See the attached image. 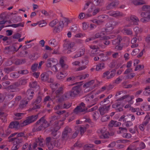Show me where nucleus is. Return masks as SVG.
<instances>
[{
  "label": "nucleus",
  "instance_id": "393cba45",
  "mask_svg": "<svg viewBox=\"0 0 150 150\" xmlns=\"http://www.w3.org/2000/svg\"><path fill=\"white\" fill-rule=\"evenodd\" d=\"M142 17L144 18H147L150 19V12H142L141 14Z\"/></svg>",
  "mask_w": 150,
  "mask_h": 150
},
{
  "label": "nucleus",
  "instance_id": "6e6552de",
  "mask_svg": "<svg viewBox=\"0 0 150 150\" xmlns=\"http://www.w3.org/2000/svg\"><path fill=\"white\" fill-rule=\"evenodd\" d=\"M64 41L63 45V47L65 49H69L71 48L75 45L74 42H71L67 39L65 40Z\"/></svg>",
  "mask_w": 150,
  "mask_h": 150
},
{
  "label": "nucleus",
  "instance_id": "49530a36",
  "mask_svg": "<svg viewBox=\"0 0 150 150\" xmlns=\"http://www.w3.org/2000/svg\"><path fill=\"white\" fill-rule=\"evenodd\" d=\"M68 93V91L64 95H63L62 97V99H63V100H66L68 98L71 97L70 96H69L67 94Z\"/></svg>",
  "mask_w": 150,
  "mask_h": 150
},
{
  "label": "nucleus",
  "instance_id": "338daca9",
  "mask_svg": "<svg viewBox=\"0 0 150 150\" xmlns=\"http://www.w3.org/2000/svg\"><path fill=\"white\" fill-rule=\"evenodd\" d=\"M79 131H76L72 135L71 138H75L78 134Z\"/></svg>",
  "mask_w": 150,
  "mask_h": 150
},
{
  "label": "nucleus",
  "instance_id": "473e14b6",
  "mask_svg": "<svg viewBox=\"0 0 150 150\" xmlns=\"http://www.w3.org/2000/svg\"><path fill=\"white\" fill-rule=\"evenodd\" d=\"M59 85L57 83H51L50 84V86L52 88L53 91H55L57 88V85Z\"/></svg>",
  "mask_w": 150,
  "mask_h": 150
},
{
  "label": "nucleus",
  "instance_id": "ea45409f",
  "mask_svg": "<svg viewBox=\"0 0 150 150\" xmlns=\"http://www.w3.org/2000/svg\"><path fill=\"white\" fill-rule=\"evenodd\" d=\"M4 88L7 90H13L16 89L13 84L5 87Z\"/></svg>",
  "mask_w": 150,
  "mask_h": 150
},
{
  "label": "nucleus",
  "instance_id": "2f4dec72",
  "mask_svg": "<svg viewBox=\"0 0 150 150\" xmlns=\"http://www.w3.org/2000/svg\"><path fill=\"white\" fill-rule=\"evenodd\" d=\"M14 68L13 67H6L4 69V71L7 73H8L9 72L13 71Z\"/></svg>",
  "mask_w": 150,
  "mask_h": 150
},
{
  "label": "nucleus",
  "instance_id": "58836bf2",
  "mask_svg": "<svg viewBox=\"0 0 150 150\" xmlns=\"http://www.w3.org/2000/svg\"><path fill=\"white\" fill-rule=\"evenodd\" d=\"M65 75H64L63 73L62 72H60L59 73H58L57 75V78L59 79H63L65 77Z\"/></svg>",
  "mask_w": 150,
  "mask_h": 150
},
{
  "label": "nucleus",
  "instance_id": "69168bd1",
  "mask_svg": "<svg viewBox=\"0 0 150 150\" xmlns=\"http://www.w3.org/2000/svg\"><path fill=\"white\" fill-rule=\"evenodd\" d=\"M132 69L131 68H128L124 72V74H125L127 73L132 72Z\"/></svg>",
  "mask_w": 150,
  "mask_h": 150
},
{
  "label": "nucleus",
  "instance_id": "0eeeda50",
  "mask_svg": "<svg viewBox=\"0 0 150 150\" xmlns=\"http://www.w3.org/2000/svg\"><path fill=\"white\" fill-rule=\"evenodd\" d=\"M50 73L52 74V72L51 71H48L47 72L42 74L40 76L41 80L44 81H47L48 82H50V81L49 80L48 74Z\"/></svg>",
  "mask_w": 150,
  "mask_h": 150
},
{
  "label": "nucleus",
  "instance_id": "0e129e2a",
  "mask_svg": "<svg viewBox=\"0 0 150 150\" xmlns=\"http://www.w3.org/2000/svg\"><path fill=\"white\" fill-rule=\"evenodd\" d=\"M98 107L97 106H96L93 107L87 111V112H89L94 111V110H96L98 108Z\"/></svg>",
  "mask_w": 150,
  "mask_h": 150
},
{
  "label": "nucleus",
  "instance_id": "8fccbe9b",
  "mask_svg": "<svg viewBox=\"0 0 150 150\" xmlns=\"http://www.w3.org/2000/svg\"><path fill=\"white\" fill-rule=\"evenodd\" d=\"M43 127V126L41 124L38 128L36 127V126H35L34 129H35V131L38 132L41 130Z\"/></svg>",
  "mask_w": 150,
  "mask_h": 150
},
{
  "label": "nucleus",
  "instance_id": "a19ab883",
  "mask_svg": "<svg viewBox=\"0 0 150 150\" xmlns=\"http://www.w3.org/2000/svg\"><path fill=\"white\" fill-rule=\"evenodd\" d=\"M124 32L128 35H130L132 34V32L131 30L129 29H124Z\"/></svg>",
  "mask_w": 150,
  "mask_h": 150
},
{
  "label": "nucleus",
  "instance_id": "6e6d98bb",
  "mask_svg": "<svg viewBox=\"0 0 150 150\" xmlns=\"http://www.w3.org/2000/svg\"><path fill=\"white\" fill-rule=\"evenodd\" d=\"M140 21L144 23L148 22L150 21V19L147 18H143L140 19Z\"/></svg>",
  "mask_w": 150,
  "mask_h": 150
},
{
  "label": "nucleus",
  "instance_id": "e2e57ef3",
  "mask_svg": "<svg viewBox=\"0 0 150 150\" xmlns=\"http://www.w3.org/2000/svg\"><path fill=\"white\" fill-rule=\"evenodd\" d=\"M108 57L107 56H103L100 57V60L104 62L108 59Z\"/></svg>",
  "mask_w": 150,
  "mask_h": 150
},
{
  "label": "nucleus",
  "instance_id": "e433bc0d",
  "mask_svg": "<svg viewBox=\"0 0 150 150\" xmlns=\"http://www.w3.org/2000/svg\"><path fill=\"white\" fill-rule=\"evenodd\" d=\"M10 76L13 78H17L19 76V74L18 72H13L11 74Z\"/></svg>",
  "mask_w": 150,
  "mask_h": 150
},
{
  "label": "nucleus",
  "instance_id": "4d7b16f0",
  "mask_svg": "<svg viewBox=\"0 0 150 150\" xmlns=\"http://www.w3.org/2000/svg\"><path fill=\"white\" fill-rule=\"evenodd\" d=\"M34 93L32 89L30 88L28 89L26 92V95H28L29 94H33Z\"/></svg>",
  "mask_w": 150,
  "mask_h": 150
},
{
  "label": "nucleus",
  "instance_id": "de8ad7c7",
  "mask_svg": "<svg viewBox=\"0 0 150 150\" xmlns=\"http://www.w3.org/2000/svg\"><path fill=\"white\" fill-rule=\"evenodd\" d=\"M15 96V94L13 93H9L6 95V96L9 100H11Z\"/></svg>",
  "mask_w": 150,
  "mask_h": 150
},
{
  "label": "nucleus",
  "instance_id": "37998d69",
  "mask_svg": "<svg viewBox=\"0 0 150 150\" xmlns=\"http://www.w3.org/2000/svg\"><path fill=\"white\" fill-rule=\"evenodd\" d=\"M104 22L102 20H97L95 19L93 20V22L96 23L98 25H100L102 24Z\"/></svg>",
  "mask_w": 150,
  "mask_h": 150
},
{
  "label": "nucleus",
  "instance_id": "b1692460",
  "mask_svg": "<svg viewBox=\"0 0 150 150\" xmlns=\"http://www.w3.org/2000/svg\"><path fill=\"white\" fill-rule=\"evenodd\" d=\"M132 3L135 5H139L144 4H146L145 2L143 0L137 1H133Z\"/></svg>",
  "mask_w": 150,
  "mask_h": 150
},
{
  "label": "nucleus",
  "instance_id": "864d4df0",
  "mask_svg": "<svg viewBox=\"0 0 150 150\" xmlns=\"http://www.w3.org/2000/svg\"><path fill=\"white\" fill-rule=\"evenodd\" d=\"M86 128L85 127H80V132L81 134L82 135L86 131Z\"/></svg>",
  "mask_w": 150,
  "mask_h": 150
},
{
  "label": "nucleus",
  "instance_id": "423d86ee",
  "mask_svg": "<svg viewBox=\"0 0 150 150\" xmlns=\"http://www.w3.org/2000/svg\"><path fill=\"white\" fill-rule=\"evenodd\" d=\"M116 72V69H112L110 72L109 71H106L103 73V77H105L107 76V79H111L114 76Z\"/></svg>",
  "mask_w": 150,
  "mask_h": 150
},
{
  "label": "nucleus",
  "instance_id": "3c124183",
  "mask_svg": "<svg viewBox=\"0 0 150 150\" xmlns=\"http://www.w3.org/2000/svg\"><path fill=\"white\" fill-rule=\"evenodd\" d=\"M121 105L120 103L119 102L115 103V104H114L112 105V108H114L117 109V108H117L119 106H120Z\"/></svg>",
  "mask_w": 150,
  "mask_h": 150
},
{
  "label": "nucleus",
  "instance_id": "ddd939ff",
  "mask_svg": "<svg viewBox=\"0 0 150 150\" xmlns=\"http://www.w3.org/2000/svg\"><path fill=\"white\" fill-rule=\"evenodd\" d=\"M19 125L18 121H13L11 122L9 125V128H17Z\"/></svg>",
  "mask_w": 150,
  "mask_h": 150
},
{
  "label": "nucleus",
  "instance_id": "f03ea898",
  "mask_svg": "<svg viewBox=\"0 0 150 150\" xmlns=\"http://www.w3.org/2000/svg\"><path fill=\"white\" fill-rule=\"evenodd\" d=\"M71 21L69 20L68 18H63L62 20H61L59 23V26L58 27H55L54 29V32L55 33L60 32L64 26H67L68 24L71 23Z\"/></svg>",
  "mask_w": 150,
  "mask_h": 150
},
{
  "label": "nucleus",
  "instance_id": "bb28decb",
  "mask_svg": "<svg viewBox=\"0 0 150 150\" xmlns=\"http://www.w3.org/2000/svg\"><path fill=\"white\" fill-rule=\"evenodd\" d=\"M104 68V64L103 63H101L97 65L96 69V71H98L101 70Z\"/></svg>",
  "mask_w": 150,
  "mask_h": 150
},
{
  "label": "nucleus",
  "instance_id": "13d9d810",
  "mask_svg": "<svg viewBox=\"0 0 150 150\" xmlns=\"http://www.w3.org/2000/svg\"><path fill=\"white\" fill-rule=\"evenodd\" d=\"M139 51V49H135L133 50L132 51V55H135L136 54V53H137V52Z\"/></svg>",
  "mask_w": 150,
  "mask_h": 150
},
{
  "label": "nucleus",
  "instance_id": "20e7f679",
  "mask_svg": "<svg viewBox=\"0 0 150 150\" xmlns=\"http://www.w3.org/2000/svg\"><path fill=\"white\" fill-rule=\"evenodd\" d=\"M71 129L68 126L66 127L62 133V138L64 139H67L71 137Z\"/></svg>",
  "mask_w": 150,
  "mask_h": 150
},
{
  "label": "nucleus",
  "instance_id": "680f3d73",
  "mask_svg": "<svg viewBox=\"0 0 150 150\" xmlns=\"http://www.w3.org/2000/svg\"><path fill=\"white\" fill-rule=\"evenodd\" d=\"M98 18L101 19V20H102V19H104L105 18H108V16L104 15H102L100 16H99L98 17Z\"/></svg>",
  "mask_w": 150,
  "mask_h": 150
},
{
  "label": "nucleus",
  "instance_id": "bf43d9fd",
  "mask_svg": "<svg viewBox=\"0 0 150 150\" xmlns=\"http://www.w3.org/2000/svg\"><path fill=\"white\" fill-rule=\"evenodd\" d=\"M129 95H125V96H122L121 98H120L117 99L116 100V101H118L122 100H123L124 99H125L126 98H127L128 97H129Z\"/></svg>",
  "mask_w": 150,
  "mask_h": 150
},
{
  "label": "nucleus",
  "instance_id": "603ef678",
  "mask_svg": "<svg viewBox=\"0 0 150 150\" xmlns=\"http://www.w3.org/2000/svg\"><path fill=\"white\" fill-rule=\"evenodd\" d=\"M79 76H77L75 77L74 76H72L71 77H69L67 78V81H73L75 80L76 78H77Z\"/></svg>",
  "mask_w": 150,
  "mask_h": 150
},
{
  "label": "nucleus",
  "instance_id": "5fc2aeb1",
  "mask_svg": "<svg viewBox=\"0 0 150 150\" xmlns=\"http://www.w3.org/2000/svg\"><path fill=\"white\" fill-rule=\"evenodd\" d=\"M20 85H25L27 83V80L23 79L19 81Z\"/></svg>",
  "mask_w": 150,
  "mask_h": 150
},
{
  "label": "nucleus",
  "instance_id": "9b49d317",
  "mask_svg": "<svg viewBox=\"0 0 150 150\" xmlns=\"http://www.w3.org/2000/svg\"><path fill=\"white\" fill-rule=\"evenodd\" d=\"M110 16L114 17H116L117 16H122L123 14L121 13L120 11H110L109 13Z\"/></svg>",
  "mask_w": 150,
  "mask_h": 150
},
{
  "label": "nucleus",
  "instance_id": "7c9ffc66",
  "mask_svg": "<svg viewBox=\"0 0 150 150\" xmlns=\"http://www.w3.org/2000/svg\"><path fill=\"white\" fill-rule=\"evenodd\" d=\"M59 63L62 67L66 69L67 68V65H66L64 63V60L63 59L61 58L59 61Z\"/></svg>",
  "mask_w": 150,
  "mask_h": 150
},
{
  "label": "nucleus",
  "instance_id": "4be33fe9",
  "mask_svg": "<svg viewBox=\"0 0 150 150\" xmlns=\"http://www.w3.org/2000/svg\"><path fill=\"white\" fill-rule=\"evenodd\" d=\"M100 132L102 134V135L99 137L100 139H108L109 138V137L108 133L103 132L102 130H101Z\"/></svg>",
  "mask_w": 150,
  "mask_h": 150
},
{
  "label": "nucleus",
  "instance_id": "f3484780",
  "mask_svg": "<svg viewBox=\"0 0 150 150\" xmlns=\"http://www.w3.org/2000/svg\"><path fill=\"white\" fill-rule=\"evenodd\" d=\"M86 111L85 109H82L81 106H77L74 110V112L76 114H77L79 112H83Z\"/></svg>",
  "mask_w": 150,
  "mask_h": 150
},
{
  "label": "nucleus",
  "instance_id": "aec40b11",
  "mask_svg": "<svg viewBox=\"0 0 150 150\" xmlns=\"http://www.w3.org/2000/svg\"><path fill=\"white\" fill-rule=\"evenodd\" d=\"M42 124L44 129H46L50 126V123H49L45 119V116L44 117V119L43 120Z\"/></svg>",
  "mask_w": 150,
  "mask_h": 150
},
{
  "label": "nucleus",
  "instance_id": "f8f14e48",
  "mask_svg": "<svg viewBox=\"0 0 150 150\" xmlns=\"http://www.w3.org/2000/svg\"><path fill=\"white\" fill-rule=\"evenodd\" d=\"M135 117L134 115L128 114L125 116V122H130L135 119Z\"/></svg>",
  "mask_w": 150,
  "mask_h": 150
},
{
  "label": "nucleus",
  "instance_id": "f704fd0d",
  "mask_svg": "<svg viewBox=\"0 0 150 150\" xmlns=\"http://www.w3.org/2000/svg\"><path fill=\"white\" fill-rule=\"evenodd\" d=\"M38 65L37 63H35L33 64L31 67V69L33 72L36 71L37 69V68Z\"/></svg>",
  "mask_w": 150,
  "mask_h": 150
},
{
  "label": "nucleus",
  "instance_id": "774afa93",
  "mask_svg": "<svg viewBox=\"0 0 150 150\" xmlns=\"http://www.w3.org/2000/svg\"><path fill=\"white\" fill-rule=\"evenodd\" d=\"M17 137L18 138H19V137H23L24 135V133L23 132H21L20 133H18V134H17Z\"/></svg>",
  "mask_w": 150,
  "mask_h": 150
},
{
  "label": "nucleus",
  "instance_id": "79ce46f5",
  "mask_svg": "<svg viewBox=\"0 0 150 150\" xmlns=\"http://www.w3.org/2000/svg\"><path fill=\"white\" fill-rule=\"evenodd\" d=\"M12 37L13 39H18L20 38L21 37V34L17 33L13 35Z\"/></svg>",
  "mask_w": 150,
  "mask_h": 150
},
{
  "label": "nucleus",
  "instance_id": "052dcab7",
  "mask_svg": "<svg viewBox=\"0 0 150 150\" xmlns=\"http://www.w3.org/2000/svg\"><path fill=\"white\" fill-rule=\"evenodd\" d=\"M10 83V82L9 81H7L2 83V84L4 86H6Z\"/></svg>",
  "mask_w": 150,
  "mask_h": 150
},
{
  "label": "nucleus",
  "instance_id": "7ed1b4c3",
  "mask_svg": "<svg viewBox=\"0 0 150 150\" xmlns=\"http://www.w3.org/2000/svg\"><path fill=\"white\" fill-rule=\"evenodd\" d=\"M38 117V115H31L26 118L25 120L21 124V126L23 127L28 125L35 121Z\"/></svg>",
  "mask_w": 150,
  "mask_h": 150
},
{
  "label": "nucleus",
  "instance_id": "09e8293b",
  "mask_svg": "<svg viewBox=\"0 0 150 150\" xmlns=\"http://www.w3.org/2000/svg\"><path fill=\"white\" fill-rule=\"evenodd\" d=\"M42 100V98L41 96H38L36 100L35 101L34 104H38L40 103Z\"/></svg>",
  "mask_w": 150,
  "mask_h": 150
},
{
  "label": "nucleus",
  "instance_id": "c756f323",
  "mask_svg": "<svg viewBox=\"0 0 150 150\" xmlns=\"http://www.w3.org/2000/svg\"><path fill=\"white\" fill-rule=\"evenodd\" d=\"M59 140H54L53 142L51 143L52 146H56L57 147H60V144Z\"/></svg>",
  "mask_w": 150,
  "mask_h": 150
},
{
  "label": "nucleus",
  "instance_id": "c9c22d12",
  "mask_svg": "<svg viewBox=\"0 0 150 150\" xmlns=\"http://www.w3.org/2000/svg\"><path fill=\"white\" fill-rule=\"evenodd\" d=\"M58 22V20L57 19H55L51 22L50 23V25L52 27H53Z\"/></svg>",
  "mask_w": 150,
  "mask_h": 150
},
{
  "label": "nucleus",
  "instance_id": "1a4fd4ad",
  "mask_svg": "<svg viewBox=\"0 0 150 150\" xmlns=\"http://www.w3.org/2000/svg\"><path fill=\"white\" fill-rule=\"evenodd\" d=\"M55 60V59L53 58L48 59L46 64V66L48 67H52V66L53 67L55 65H56L57 64Z\"/></svg>",
  "mask_w": 150,
  "mask_h": 150
},
{
  "label": "nucleus",
  "instance_id": "c03bdc74",
  "mask_svg": "<svg viewBox=\"0 0 150 150\" xmlns=\"http://www.w3.org/2000/svg\"><path fill=\"white\" fill-rule=\"evenodd\" d=\"M30 88H35L37 87V83L36 81L33 82L32 83H30Z\"/></svg>",
  "mask_w": 150,
  "mask_h": 150
},
{
  "label": "nucleus",
  "instance_id": "9d476101",
  "mask_svg": "<svg viewBox=\"0 0 150 150\" xmlns=\"http://www.w3.org/2000/svg\"><path fill=\"white\" fill-rule=\"evenodd\" d=\"M110 106V105H109L107 106H103L100 107L99 110L100 111V114L102 115L104 114L106 111H108V110Z\"/></svg>",
  "mask_w": 150,
  "mask_h": 150
},
{
  "label": "nucleus",
  "instance_id": "a878e982",
  "mask_svg": "<svg viewBox=\"0 0 150 150\" xmlns=\"http://www.w3.org/2000/svg\"><path fill=\"white\" fill-rule=\"evenodd\" d=\"M134 30L135 32V35L134 36L136 37H137V34L139 33H141L142 31V30L141 28H139L137 26L135 27L134 28Z\"/></svg>",
  "mask_w": 150,
  "mask_h": 150
},
{
  "label": "nucleus",
  "instance_id": "cd10ccee",
  "mask_svg": "<svg viewBox=\"0 0 150 150\" xmlns=\"http://www.w3.org/2000/svg\"><path fill=\"white\" fill-rule=\"evenodd\" d=\"M71 106V105L70 104H67L66 103H64V106L63 107L60 106L59 105H58V106L56 108V109H59L60 108H69Z\"/></svg>",
  "mask_w": 150,
  "mask_h": 150
},
{
  "label": "nucleus",
  "instance_id": "a18cd8bd",
  "mask_svg": "<svg viewBox=\"0 0 150 150\" xmlns=\"http://www.w3.org/2000/svg\"><path fill=\"white\" fill-rule=\"evenodd\" d=\"M6 134H3L2 135V136L4 137H6L11 133V131L9 129H8L6 130Z\"/></svg>",
  "mask_w": 150,
  "mask_h": 150
},
{
  "label": "nucleus",
  "instance_id": "6ab92c4d",
  "mask_svg": "<svg viewBox=\"0 0 150 150\" xmlns=\"http://www.w3.org/2000/svg\"><path fill=\"white\" fill-rule=\"evenodd\" d=\"M5 49L6 50H8V52H17V50H16V47L14 46L6 47Z\"/></svg>",
  "mask_w": 150,
  "mask_h": 150
},
{
  "label": "nucleus",
  "instance_id": "72a5a7b5",
  "mask_svg": "<svg viewBox=\"0 0 150 150\" xmlns=\"http://www.w3.org/2000/svg\"><path fill=\"white\" fill-rule=\"evenodd\" d=\"M94 81L93 80H92L86 83L83 86V87H89L91 85H92L94 83Z\"/></svg>",
  "mask_w": 150,
  "mask_h": 150
},
{
  "label": "nucleus",
  "instance_id": "2eb2a0df",
  "mask_svg": "<svg viewBox=\"0 0 150 150\" xmlns=\"http://www.w3.org/2000/svg\"><path fill=\"white\" fill-rule=\"evenodd\" d=\"M130 20L133 22V24L135 25H138V22L139 21V20L138 18L135 16H132L130 17Z\"/></svg>",
  "mask_w": 150,
  "mask_h": 150
},
{
  "label": "nucleus",
  "instance_id": "dca6fc26",
  "mask_svg": "<svg viewBox=\"0 0 150 150\" xmlns=\"http://www.w3.org/2000/svg\"><path fill=\"white\" fill-rule=\"evenodd\" d=\"M24 23L23 22L17 24H14L11 25H9L6 26L5 27H12L15 28L18 27H23L24 26Z\"/></svg>",
  "mask_w": 150,
  "mask_h": 150
},
{
  "label": "nucleus",
  "instance_id": "4468645a",
  "mask_svg": "<svg viewBox=\"0 0 150 150\" xmlns=\"http://www.w3.org/2000/svg\"><path fill=\"white\" fill-rule=\"evenodd\" d=\"M122 39L120 37H118L116 39L114 40L112 42V44L114 45H120Z\"/></svg>",
  "mask_w": 150,
  "mask_h": 150
},
{
  "label": "nucleus",
  "instance_id": "c85d7f7f",
  "mask_svg": "<svg viewBox=\"0 0 150 150\" xmlns=\"http://www.w3.org/2000/svg\"><path fill=\"white\" fill-rule=\"evenodd\" d=\"M23 142V139L21 138L16 137L14 144L19 145L20 144Z\"/></svg>",
  "mask_w": 150,
  "mask_h": 150
},
{
  "label": "nucleus",
  "instance_id": "a211bd4d",
  "mask_svg": "<svg viewBox=\"0 0 150 150\" xmlns=\"http://www.w3.org/2000/svg\"><path fill=\"white\" fill-rule=\"evenodd\" d=\"M98 100V98H95L93 100L91 99L90 101V102L89 103V105H88L87 107L89 108L91 107L92 106L96 104Z\"/></svg>",
  "mask_w": 150,
  "mask_h": 150
},
{
  "label": "nucleus",
  "instance_id": "4c0bfd02",
  "mask_svg": "<svg viewBox=\"0 0 150 150\" xmlns=\"http://www.w3.org/2000/svg\"><path fill=\"white\" fill-rule=\"evenodd\" d=\"M18 72L19 74H25L28 73V71L27 69L21 70L18 71Z\"/></svg>",
  "mask_w": 150,
  "mask_h": 150
},
{
  "label": "nucleus",
  "instance_id": "5701e85b",
  "mask_svg": "<svg viewBox=\"0 0 150 150\" xmlns=\"http://www.w3.org/2000/svg\"><path fill=\"white\" fill-rule=\"evenodd\" d=\"M28 103V101H25V100H22L21 102L19 105V109H22L26 106V105Z\"/></svg>",
  "mask_w": 150,
  "mask_h": 150
},
{
  "label": "nucleus",
  "instance_id": "39448f33",
  "mask_svg": "<svg viewBox=\"0 0 150 150\" xmlns=\"http://www.w3.org/2000/svg\"><path fill=\"white\" fill-rule=\"evenodd\" d=\"M120 23V22L115 21H111L107 23L106 25L107 28L105 29V31L106 32L109 31L108 28H110V30H112L114 27L118 25Z\"/></svg>",
  "mask_w": 150,
  "mask_h": 150
},
{
  "label": "nucleus",
  "instance_id": "412c9836",
  "mask_svg": "<svg viewBox=\"0 0 150 150\" xmlns=\"http://www.w3.org/2000/svg\"><path fill=\"white\" fill-rule=\"evenodd\" d=\"M63 88L62 87H59L56 91V97H59L63 94Z\"/></svg>",
  "mask_w": 150,
  "mask_h": 150
},
{
  "label": "nucleus",
  "instance_id": "f257e3e1",
  "mask_svg": "<svg viewBox=\"0 0 150 150\" xmlns=\"http://www.w3.org/2000/svg\"><path fill=\"white\" fill-rule=\"evenodd\" d=\"M82 81H81L79 83L76 82L72 84V85L74 84L78 85L73 87L71 91H68L67 94L69 96H70L71 98L75 97L80 93L81 90V86L82 85Z\"/></svg>",
  "mask_w": 150,
  "mask_h": 150
}]
</instances>
